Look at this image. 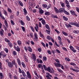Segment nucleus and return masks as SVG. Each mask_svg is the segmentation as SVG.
<instances>
[{
    "label": "nucleus",
    "instance_id": "obj_1",
    "mask_svg": "<svg viewBox=\"0 0 79 79\" xmlns=\"http://www.w3.org/2000/svg\"><path fill=\"white\" fill-rule=\"evenodd\" d=\"M54 64L55 66H56V68H59V67L60 68L61 66V68L62 69H64V67H63V66L61 65V64L60 63H54Z\"/></svg>",
    "mask_w": 79,
    "mask_h": 79
},
{
    "label": "nucleus",
    "instance_id": "obj_2",
    "mask_svg": "<svg viewBox=\"0 0 79 79\" xmlns=\"http://www.w3.org/2000/svg\"><path fill=\"white\" fill-rule=\"evenodd\" d=\"M34 38L33 39L34 41H37L38 40V36L37 35V33H35L34 34Z\"/></svg>",
    "mask_w": 79,
    "mask_h": 79
},
{
    "label": "nucleus",
    "instance_id": "obj_3",
    "mask_svg": "<svg viewBox=\"0 0 79 79\" xmlns=\"http://www.w3.org/2000/svg\"><path fill=\"white\" fill-rule=\"evenodd\" d=\"M46 71H48V72H49V73H52V72H53V68H52L51 70L50 69V67H48V68H47Z\"/></svg>",
    "mask_w": 79,
    "mask_h": 79
},
{
    "label": "nucleus",
    "instance_id": "obj_4",
    "mask_svg": "<svg viewBox=\"0 0 79 79\" xmlns=\"http://www.w3.org/2000/svg\"><path fill=\"white\" fill-rule=\"evenodd\" d=\"M27 74L28 78L30 79H31V74H30L29 72L27 71Z\"/></svg>",
    "mask_w": 79,
    "mask_h": 79
},
{
    "label": "nucleus",
    "instance_id": "obj_5",
    "mask_svg": "<svg viewBox=\"0 0 79 79\" xmlns=\"http://www.w3.org/2000/svg\"><path fill=\"white\" fill-rule=\"evenodd\" d=\"M31 58L33 60V61H35L36 60V56H35V54H32Z\"/></svg>",
    "mask_w": 79,
    "mask_h": 79
},
{
    "label": "nucleus",
    "instance_id": "obj_6",
    "mask_svg": "<svg viewBox=\"0 0 79 79\" xmlns=\"http://www.w3.org/2000/svg\"><path fill=\"white\" fill-rule=\"evenodd\" d=\"M8 66L9 67V68H13V64L11 63V62H8Z\"/></svg>",
    "mask_w": 79,
    "mask_h": 79
},
{
    "label": "nucleus",
    "instance_id": "obj_7",
    "mask_svg": "<svg viewBox=\"0 0 79 79\" xmlns=\"http://www.w3.org/2000/svg\"><path fill=\"white\" fill-rule=\"evenodd\" d=\"M12 64H14V65H15V68H17V64H16V62H15V60H13L12 62Z\"/></svg>",
    "mask_w": 79,
    "mask_h": 79
},
{
    "label": "nucleus",
    "instance_id": "obj_8",
    "mask_svg": "<svg viewBox=\"0 0 79 79\" xmlns=\"http://www.w3.org/2000/svg\"><path fill=\"white\" fill-rule=\"evenodd\" d=\"M65 26L66 27L68 28H71L72 27V26H71V25L70 24L67 23L65 24Z\"/></svg>",
    "mask_w": 79,
    "mask_h": 79
},
{
    "label": "nucleus",
    "instance_id": "obj_9",
    "mask_svg": "<svg viewBox=\"0 0 79 79\" xmlns=\"http://www.w3.org/2000/svg\"><path fill=\"white\" fill-rule=\"evenodd\" d=\"M70 11L71 15H75V16L76 17L77 16V15L76 14L75 12H74V11L71 10Z\"/></svg>",
    "mask_w": 79,
    "mask_h": 79
},
{
    "label": "nucleus",
    "instance_id": "obj_10",
    "mask_svg": "<svg viewBox=\"0 0 79 79\" xmlns=\"http://www.w3.org/2000/svg\"><path fill=\"white\" fill-rule=\"evenodd\" d=\"M4 31L3 30V29H1V30L0 31V35H2V36H3L4 35Z\"/></svg>",
    "mask_w": 79,
    "mask_h": 79
},
{
    "label": "nucleus",
    "instance_id": "obj_11",
    "mask_svg": "<svg viewBox=\"0 0 79 79\" xmlns=\"http://www.w3.org/2000/svg\"><path fill=\"white\" fill-rule=\"evenodd\" d=\"M54 10L55 12H56V13H60V11H59V10L58 9L56 8V7H54Z\"/></svg>",
    "mask_w": 79,
    "mask_h": 79
},
{
    "label": "nucleus",
    "instance_id": "obj_12",
    "mask_svg": "<svg viewBox=\"0 0 79 79\" xmlns=\"http://www.w3.org/2000/svg\"><path fill=\"white\" fill-rule=\"evenodd\" d=\"M39 11L40 14H43L44 13V10L42 9L41 8H39Z\"/></svg>",
    "mask_w": 79,
    "mask_h": 79
},
{
    "label": "nucleus",
    "instance_id": "obj_13",
    "mask_svg": "<svg viewBox=\"0 0 79 79\" xmlns=\"http://www.w3.org/2000/svg\"><path fill=\"white\" fill-rule=\"evenodd\" d=\"M60 3L62 8H64L65 7V5L64 2H60Z\"/></svg>",
    "mask_w": 79,
    "mask_h": 79
},
{
    "label": "nucleus",
    "instance_id": "obj_14",
    "mask_svg": "<svg viewBox=\"0 0 79 79\" xmlns=\"http://www.w3.org/2000/svg\"><path fill=\"white\" fill-rule=\"evenodd\" d=\"M35 29L36 32H38V30H39V27H38V24H36V27H35Z\"/></svg>",
    "mask_w": 79,
    "mask_h": 79
},
{
    "label": "nucleus",
    "instance_id": "obj_15",
    "mask_svg": "<svg viewBox=\"0 0 79 79\" xmlns=\"http://www.w3.org/2000/svg\"><path fill=\"white\" fill-rule=\"evenodd\" d=\"M37 61H38V63H43V61H42V60L41 59H37Z\"/></svg>",
    "mask_w": 79,
    "mask_h": 79
},
{
    "label": "nucleus",
    "instance_id": "obj_16",
    "mask_svg": "<svg viewBox=\"0 0 79 79\" xmlns=\"http://www.w3.org/2000/svg\"><path fill=\"white\" fill-rule=\"evenodd\" d=\"M28 48V52H32V48L30 47H27Z\"/></svg>",
    "mask_w": 79,
    "mask_h": 79
},
{
    "label": "nucleus",
    "instance_id": "obj_17",
    "mask_svg": "<svg viewBox=\"0 0 79 79\" xmlns=\"http://www.w3.org/2000/svg\"><path fill=\"white\" fill-rule=\"evenodd\" d=\"M0 17L2 19H5V18L4 17V16H3L2 14V13H1V11L0 10Z\"/></svg>",
    "mask_w": 79,
    "mask_h": 79
},
{
    "label": "nucleus",
    "instance_id": "obj_18",
    "mask_svg": "<svg viewBox=\"0 0 79 79\" xmlns=\"http://www.w3.org/2000/svg\"><path fill=\"white\" fill-rule=\"evenodd\" d=\"M16 50L19 52H20L21 50L20 49V48H19V46H17L16 48Z\"/></svg>",
    "mask_w": 79,
    "mask_h": 79
},
{
    "label": "nucleus",
    "instance_id": "obj_19",
    "mask_svg": "<svg viewBox=\"0 0 79 79\" xmlns=\"http://www.w3.org/2000/svg\"><path fill=\"white\" fill-rule=\"evenodd\" d=\"M17 61L18 62V64L20 66L21 64V60H20V59L19 58H17Z\"/></svg>",
    "mask_w": 79,
    "mask_h": 79
},
{
    "label": "nucleus",
    "instance_id": "obj_20",
    "mask_svg": "<svg viewBox=\"0 0 79 79\" xmlns=\"http://www.w3.org/2000/svg\"><path fill=\"white\" fill-rule=\"evenodd\" d=\"M64 10H65L64 9L60 8V9L59 11L60 13H63V12L64 11Z\"/></svg>",
    "mask_w": 79,
    "mask_h": 79
},
{
    "label": "nucleus",
    "instance_id": "obj_21",
    "mask_svg": "<svg viewBox=\"0 0 79 79\" xmlns=\"http://www.w3.org/2000/svg\"><path fill=\"white\" fill-rule=\"evenodd\" d=\"M22 75L23 77H25L26 76V73H25V72L24 70H22Z\"/></svg>",
    "mask_w": 79,
    "mask_h": 79
},
{
    "label": "nucleus",
    "instance_id": "obj_22",
    "mask_svg": "<svg viewBox=\"0 0 79 79\" xmlns=\"http://www.w3.org/2000/svg\"><path fill=\"white\" fill-rule=\"evenodd\" d=\"M62 33L64 35H65V36H67L68 35V33L64 31H62Z\"/></svg>",
    "mask_w": 79,
    "mask_h": 79
},
{
    "label": "nucleus",
    "instance_id": "obj_23",
    "mask_svg": "<svg viewBox=\"0 0 79 79\" xmlns=\"http://www.w3.org/2000/svg\"><path fill=\"white\" fill-rule=\"evenodd\" d=\"M46 77H49V76L50 77H52V75H51L50 74V73L48 72L47 73H46Z\"/></svg>",
    "mask_w": 79,
    "mask_h": 79
},
{
    "label": "nucleus",
    "instance_id": "obj_24",
    "mask_svg": "<svg viewBox=\"0 0 79 79\" xmlns=\"http://www.w3.org/2000/svg\"><path fill=\"white\" fill-rule=\"evenodd\" d=\"M3 14L4 15H5L6 16L7 15H8V13H7V12H6V11L5 10H4L3 11Z\"/></svg>",
    "mask_w": 79,
    "mask_h": 79
},
{
    "label": "nucleus",
    "instance_id": "obj_25",
    "mask_svg": "<svg viewBox=\"0 0 79 79\" xmlns=\"http://www.w3.org/2000/svg\"><path fill=\"white\" fill-rule=\"evenodd\" d=\"M17 44L19 45L20 46L22 44V42L20 40H18L17 41Z\"/></svg>",
    "mask_w": 79,
    "mask_h": 79
},
{
    "label": "nucleus",
    "instance_id": "obj_26",
    "mask_svg": "<svg viewBox=\"0 0 79 79\" xmlns=\"http://www.w3.org/2000/svg\"><path fill=\"white\" fill-rule=\"evenodd\" d=\"M42 6L43 7V8H47V7L48 6L46 4H43Z\"/></svg>",
    "mask_w": 79,
    "mask_h": 79
},
{
    "label": "nucleus",
    "instance_id": "obj_27",
    "mask_svg": "<svg viewBox=\"0 0 79 79\" xmlns=\"http://www.w3.org/2000/svg\"><path fill=\"white\" fill-rule=\"evenodd\" d=\"M7 11L8 12H9L10 13H12V10H11V9L10 8H7Z\"/></svg>",
    "mask_w": 79,
    "mask_h": 79
},
{
    "label": "nucleus",
    "instance_id": "obj_28",
    "mask_svg": "<svg viewBox=\"0 0 79 79\" xmlns=\"http://www.w3.org/2000/svg\"><path fill=\"white\" fill-rule=\"evenodd\" d=\"M21 64L23 68H26V65H25V64H24V62L22 61Z\"/></svg>",
    "mask_w": 79,
    "mask_h": 79
},
{
    "label": "nucleus",
    "instance_id": "obj_29",
    "mask_svg": "<svg viewBox=\"0 0 79 79\" xmlns=\"http://www.w3.org/2000/svg\"><path fill=\"white\" fill-rule=\"evenodd\" d=\"M4 40H5V42H7L8 43H9V42H10V41L8 40L7 38H5Z\"/></svg>",
    "mask_w": 79,
    "mask_h": 79
},
{
    "label": "nucleus",
    "instance_id": "obj_30",
    "mask_svg": "<svg viewBox=\"0 0 79 79\" xmlns=\"http://www.w3.org/2000/svg\"><path fill=\"white\" fill-rule=\"evenodd\" d=\"M23 12L24 15H27V10H26V9L24 8L23 9Z\"/></svg>",
    "mask_w": 79,
    "mask_h": 79
},
{
    "label": "nucleus",
    "instance_id": "obj_31",
    "mask_svg": "<svg viewBox=\"0 0 79 79\" xmlns=\"http://www.w3.org/2000/svg\"><path fill=\"white\" fill-rule=\"evenodd\" d=\"M41 23L42 24H43L44 25H45L46 24V22H45V20L43 19L41 21Z\"/></svg>",
    "mask_w": 79,
    "mask_h": 79
},
{
    "label": "nucleus",
    "instance_id": "obj_32",
    "mask_svg": "<svg viewBox=\"0 0 79 79\" xmlns=\"http://www.w3.org/2000/svg\"><path fill=\"white\" fill-rule=\"evenodd\" d=\"M8 44L10 47V48H11L12 47H13V44H12V43H11V42H9V43H8Z\"/></svg>",
    "mask_w": 79,
    "mask_h": 79
},
{
    "label": "nucleus",
    "instance_id": "obj_33",
    "mask_svg": "<svg viewBox=\"0 0 79 79\" xmlns=\"http://www.w3.org/2000/svg\"><path fill=\"white\" fill-rule=\"evenodd\" d=\"M38 68H41L42 69H43V66L41 64H39L38 65Z\"/></svg>",
    "mask_w": 79,
    "mask_h": 79
},
{
    "label": "nucleus",
    "instance_id": "obj_34",
    "mask_svg": "<svg viewBox=\"0 0 79 79\" xmlns=\"http://www.w3.org/2000/svg\"><path fill=\"white\" fill-rule=\"evenodd\" d=\"M44 14L45 15L48 16V15H50V13L49 12H46Z\"/></svg>",
    "mask_w": 79,
    "mask_h": 79
},
{
    "label": "nucleus",
    "instance_id": "obj_35",
    "mask_svg": "<svg viewBox=\"0 0 79 79\" xmlns=\"http://www.w3.org/2000/svg\"><path fill=\"white\" fill-rule=\"evenodd\" d=\"M73 32L75 34H79V30H74Z\"/></svg>",
    "mask_w": 79,
    "mask_h": 79
},
{
    "label": "nucleus",
    "instance_id": "obj_36",
    "mask_svg": "<svg viewBox=\"0 0 79 79\" xmlns=\"http://www.w3.org/2000/svg\"><path fill=\"white\" fill-rule=\"evenodd\" d=\"M63 18L65 21H68V19L64 16H63Z\"/></svg>",
    "mask_w": 79,
    "mask_h": 79
},
{
    "label": "nucleus",
    "instance_id": "obj_37",
    "mask_svg": "<svg viewBox=\"0 0 79 79\" xmlns=\"http://www.w3.org/2000/svg\"><path fill=\"white\" fill-rule=\"evenodd\" d=\"M4 23L6 27H8V23H7V21H6V20H4Z\"/></svg>",
    "mask_w": 79,
    "mask_h": 79
},
{
    "label": "nucleus",
    "instance_id": "obj_38",
    "mask_svg": "<svg viewBox=\"0 0 79 79\" xmlns=\"http://www.w3.org/2000/svg\"><path fill=\"white\" fill-rule=\"evenodd\" d=\"M40 35L41 37L43 38L44 37V35H43V34L42 33V32H41L40 31Z\"/></svg>",
    "mask_w": 79,
    "mask_h": 79
},
{
    "label": "nucleus",
    "instance_id": "obj_39",
    "mask_svg": "<svg viewBox=\"0 0 79 79\" xmlns=\"http://www.w3.org/2000/svg\"><path fill=\"white\" fill-rule=\"evenodd\" d=\"M21 27L23 32H25V31H26V29H25V28L24 27L21 26Z\"/></svg>",
    "mask_w": 79,
    "mask_h": 79
},
{
    "label": "nucleus",
    "instance_id": "obj_40",
    "mask_svg": "<svg viewBox=\"0 0 79 79\" xmlns=\"http://www.w3.org/2000/svg\"><path fill=\"white\" fill-rule=\"evenodd\" d=\"M65 60H66V61H70V59H69V58L65 57Z\"/></svg>",
    "mask_w": 79,
    "mask_h": 79
},
{
    "label": "nucleus",
    "instance_id": "obj_41",
    "mask_svg": "<svg viewBox=\"0 0 79 79\" xmlns=\"http://www.w3.org/2000/svg\"><path fill=\"white\" fill-rule=\"evenodd\" d=\"M29 34L31 37V38H33L34 37V36H33V33H30Z\"/></svg>",
    "mask_w": 79,
    "mask_h": 79
},
{
    "label": "nucleus",
    "instance_id": "obj_42",
    "mask_svg": "<svg viewBox=\"0 0 79 79\" xmlns=\"http://www.w3.org/2000/svg\"><path fill=\"white\" fill-rule=\"evenodd\" d=\"M57 71H59V72H60V73H63V71H62L60 69H59L58 68H57Z\"/></svg>",
    "mask_w": 79,
    "mask_h": 79
},
{
    "label": "nucleus",
    "instance_id": "obj_43",
    "mask_svg": "<svg viewBox=\"0 0 79 79\" xmlns=\"http://www.w3.org/2000/svg\"><path fill=\"white\" fill-rule=\"evenodd\" d=\"M64 12L65 14L67 15H69V12H68L66 10H64Z\"/></svg>",
    "mask_w": 79,
    "mask_h": 79
},
{
    "label": "nucleus",
    "instance_id": "obj_44",
    "mask_svg": "<svg viewBox=\"0 0 79 79\" xmlns=\"http://www.w3.org/2000/svg\"><path fill=\"white\" fill-rule=\"evenodd\" d=\"M45 27L48 29H49V28L50 27H49V26H48V24H46L45 25Z\"/></svg>",
    "mask_w": 79,
    "mask_h": 79
},
{
    "label": "nucleus",
    "instance_id": "obj_45",
    "mask_svg": "<svg viewBox=\"0 0 79 79\" xmlns=\"http://www.w3.org/2000/svg\"><path fill=\"white\" fill-rule=\"evenodd\" d=\"M69 24H71V25H73V26H75V23L73 22H69Z\"/></svg>",
    "mask_w": 79,
    "mask_h": 79
},
{
    "label": "nucleus",
    "instance_id": "obj_46",
    "mask_svg": "<svg viewBox=\"0 0 79 79\" xmlns=\"http://www.w3.org/2000/svg\"><path fill=\"white\" fill-rule=\"evenodd\" d=\"M24 59L26 62H28V59H27V57H25Z\"/></svg>",
    "mask_w": 79,
    "mask_h": 79
},
{
    "label": "nucleus",
    "instance_id": "obj_47",
    "mask_svg": "<svg viewBox=\"0 0 79 79\" xmlns=\"http://www.w3.org/2000/svg\"><path fill=\"white\" fill-rule=\"evenodd\" d=\"M70 64L72 65L73 66H76V64L74 62H71L70 63Z\"/></svg>",
    "mask_w": 79,
    "mask_h": 79
},
{
    "label": "nucleus",
    "instance_id": "obj_48",
    "mask_svg": "<svg viewBox=\"0 0 79 79\" xmlns=\"http://www.w3.org/2000/svg\"><path fill=\"white\" fill-rule=\"evenodd\" d=\"M75 26H76V27H79V22L78 23H75Z\"/></svg>",
    "mask_w": 79,
    "mask_h": 79
},
{
    "label": "nucleus",
    "instance_id": "obj_49",
    "mask_svg": "<svg viewBox=\"0 0 79 79\" xmlns=\"http://www.w3.org/2000/svg\"><path fill=\"white\" fill-rule=\"evenodd\" d=\"M38 26L39 27H42V24L40 22H39Z\"/></svg>",
    "mask_w": 79,
    "mask_h": 79
},
{
    "label": "nucleus",
    "instance_id": "obj_50",
    "mask_svg": "<svg viewBox=\"0 0 79 79\" xmlns=\"http://www.w3.org/2000/svg\"><path fill=\"white\" fill-rule=\"evenodd\" d=\"M51 7V5L50 4H49L48 6L47 7V10H48V9H49V8H50Z\"/></svg>",
    "mask_w": 79,
    "mask_h": 79
},
{
    "label": "nucleus",
    "instance_id": "obj_51",
    "mask_svg": "<svg viewBox=\"0 0 79 79\" xmlns=\"http://www.w3.org/2000/svg\"><path fill=\"white\" fill-rule=\"evenodd\" d=\"M20 23L21 25H24V22H23V21L22 20L20 21Z\"/></svg>",
    "mask_w": 79,
    "mask_h": 79
},
{
    "label": "nucleus",
    "instance_id": "obj_52",
    "mask_svg": "<svg viewBox=\"0 0 79 79\" xmlns=\"http://www.w3.org/2000/svg\"><path fill=\"white\" fill-rule=\"evenodd\" d=\"M19 27H18L16 26L15 27V30L16 31H19Z\"/></svg>",
    "mask_w": 79,
    "mask_h": 79
},
{
    "label": "nucleus",
    "instance_id": "obj_53",
    "mask_svg": "<svg viewBox=\"0 0 79 79\" xmlns=\"http://www.w3.org/2000/svg\"><path fill=\"white\" fill-rule=\"evenodd\" d=\"M48 44L50 46H52L53 45V44L52 43L50 42H48Z\"/></svg>",
    "mask_w": 79,
    "mask_h": 79
},
{
    "label": "nucleus",
    "instance_id": "obj_54",
    "mask_svg": "<svg viewBox=\"0 0 79 79\" xmlns=\"http://www.w3.org/2000/svg\"><path fill=\"white\" fill-rule=\"evenodd\" d=\"M10 22L11 24H12V25H15V23L14 22V21H13L11 20L10 21Z\"/></svg>",
    "mask_w": 79,
    "mask_h": 79
},
{
    "label": "nucleus",
    "instance_id": "obj_55",
    "mask_svg": "<svg viewBox=\"0 0 79 79\" xmlns=\"http://www.w3.org/2000/svg\"><path fill=\"white\" fill-rule=\"evenodd\" d=\"M5 51L6 52V53H8V49L6 48H5Z\"/></svg>",
    "mask_w": 79,
    "mask_h": 79
},
{
    "label": "nucleus",
    "instance_id": "obj_56",
    "mask_svg": "<svg viewBox=\"0 0 79 79\" xmlns=\"http://www.w3.org/2000/svg\"><path fill=\"white\" fill-rule=\"evenodd\" d=\"M24 50H25L26 52H27V50H28L27 47H26V46H25L24 47Z\"/></svg>",
    "mask_w": 79,
    "mask_h": 79
},
{
    "label": "nucleus",
    "instance_id": "obj_57",
    "mask_svg": "<svg viewBox=\"0 0 79 79\" xmlns=\"http://www.w3.org/2000/svg\"><path fill=\"white\" fill-rule=\"evenodd\" d=\"M51 37L49 36H47V39H48V40H50V39H51Z\"/></svg>",
    "mask_w": 79,
    "mask_h": 79
},
{
    "label": "nucleus",
    "instance_id": "obj_58",
    "mask_svg": "<svg viewBox=\"0 0 79 79\" xmlns=\"http://www.w3.org/2000/svg\"><path fill=\"white\" fill-rule=\"evenodd\" d=\"M58 39L60 41H61V38L60 36H58Z\"/></svg>",
    "mask_w": 79,
    "mask_h": 79
},
{
    "label": "nucleus",
    "instance_id": "obj_59",
    "mask_svg": "<svg viewBox=\"0 0 79 79\" xmlns=\"http://www.w3.org/2000/svg\"><path fill=\"white\" fill-rule=\"evenodd\" d=\"M26 19H27V21H30V18L28 17V16H26Z\"/></svg>",
    "mask_w": 79,
    "mask_h": 79
},
{
    "label": "nucleus",
    "instance_id": "obj_60",
    "mask_svg": "<svg viewBox=\"0 0 79 79\" xmlns=\"http://www.w3.org/2000/svg\"><path fill=\"white\" fill-rule=\"evenodd\" d=\"M74 72H76V73H78L79 72V70L78 69H74Z\"/></svg>",
    "mask_w": 79,
    "mask_h": 79
},
{
    "label": "nucleus",
    "instance_id": "obj_61",
    "mask_svg": "<svg viewBox=\"0 0 79 79\" xmlns=\"http://www.w3.org/2000/svg\"><path fill=\"white\" fill-rule=\"evenodd\" d=\"M19 3L20 5H21V6H23V3H22V2L20 1L19 2Z\"/></svg>",
    "mask_w": 79,
    "mask_h": 79
},
{
    "label": "nucleus",
    "instance_id": "obj_62",
    "mask_svg": "<svg viewBox=\"0 0 79 79\" xmlns=\"http://www.w3.org/2000/svg\"><path fill=\"white\" fill-rule=\"evenodd\" d=\"M19 73H22V71H21V69L20 68H19Z\"/></svg>",
    "mask_w": 79,
    "mask_h": 79
},
{
    "label": "nucleus",
    "instance_id": "obj_63",
    "mask_svg": "<svg viewBox=\"0 0 79 79\" xmlns=\"http://www.w3.org/2000/svg\"><path fill=\"white\" fill-rule=\"evenodd\" d=\"M67 78L69 79H72V77L69 75H68L67 76Z\"/></svg>",
    "mask_w": 79,
    "mask_h": 79
},
{
    "label": "nucleus",
    "instance_id": "obj_64",
    "mask_svg": "<svg viewBox=\"0 0 79 79\" xmlns=\"http://www.w3.org/2000/svg\"><path fill=\"white\" fill-rule=\"evenodd\" d=\"M13 54L14 55H16V52L15 51H13Z\"/></svg>",
    "mask_w": 79,
    "mask_h": 79
}]
</instances>
